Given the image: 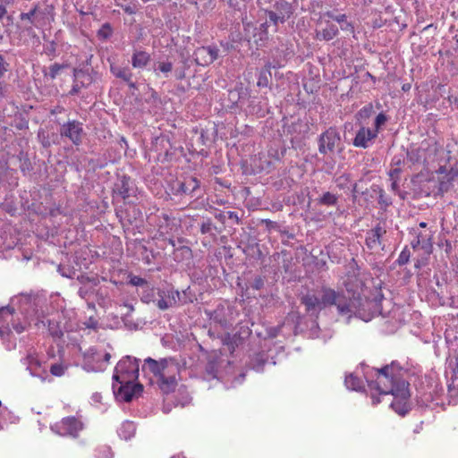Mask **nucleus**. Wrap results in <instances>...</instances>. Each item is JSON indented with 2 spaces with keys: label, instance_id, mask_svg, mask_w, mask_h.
Wrapping results in <instances>:
<instances>
[{
  "label": "nucleus",
  "instance_id": "nucleus-1",
  "mask_svg": "<svg viewBox=\"0 0 458 458\" xmlns=\"http://www.w3.org/2000/svg\"><path fill=\"white\" fill-rule=\"evenodd\" d=\"M50 314L46 298L21 294L10 300L6 306L0 307V337L11 350L16 346L14 334L20 335L29 325L34 323L46 327L45 319Z\"/></svg>",
  "mask_w": 458,
  "mask_h": 458
},
{
  "label": "nucleus",
  "instance_id": "nucleus-2",
  "mask_svg": "<svg viewBox=\"0 0 458 458\" xmlns=\"http://www.w3.org/2000/svg\"><path fill=\"white\" fill-rule=\"evenodd\" d=\"M404 373L396 362H392L380 369H372L364 375L370 390H376L383 396L393 395L390 406L400 415H405L409 411V383L403 377Z\"/></svg>",
  "mask_w": 458,
  "mask_h": 458
},
{
  "label": "nucleus",
  "instance_id": "nucleus-3",
  "mask_svg": "<svg viewBox=\"0 0 458 458\" xmlns=\"http://www.w3.org/2000/svg\"><path fill=\"white\" fill-rule=\"evenodd\" d=\"M301 301L305 306L306 311L312 315L334 305L340 316H344L348 319L355 316L365 322H369L378 312L376 301H365L362 305L369 310L366 313L363 309L357 307L358 301L354 297L347 300L342 293L328 287H322L320 296L315 293H307L301 298Z\"/></svg>",
  "mask_w": 458,
  "mask_h": 458
},
{
  "label": "nucleus",
  "instance_id": "nucleus-4",
  "mask_svg": "<svg viewBox=\"0 0 458 458\" xmlns=\"http://www.w3.org/2000/svg\"><path fill=\"white\" fill-rule=\"evenodd\" d=\"M439 146L434 139H425L420 144H411L406 150L407 166L411 169H427L439 155Z\"/></svg>",
  "mask_w": 458,
  "mask_h": 458
},
{
  "label": "nucleus",
  "instance_id": "nucleus-5",
  "mask_svg": "<svg viewBox=\"0 0 458 458\" xmlns=\"http://www.w3.org/2000/svg\"><path fill=\"white\" fill-rule=\"evenodd\" d=\"M456 390H458V366L453 372L452 382L448 386L447 395L445 394L443 386L436 384L430 386L428 392H425L420 396V403L422 405L431 408L438 406L445 408V405L455 404L456 399L454 397L457 394Z\"/></svg>",
  "mask_w": 458,
  "mask_h": 458
},
{
  "label": "nucleus",
  "instance_id": "nucleus-6",
  "mask_svg": "<svg viewBox=\"0 0 458 458\" xmlns=\"http://www.w3.org/2000/svg\"><path fill=\"white\" fill-rule=\"evenodd\" d=\"M433 230L425 222L411 229V245L413 250L421 249L425 254L429 255L432 251Z\"/></svg>",
  "mask_w": 458,
  "mask_h": 458
},
{
  "label": "nucleus",
  "instance_id": "nucleus-7",
  "mask_svg": "<svg viewBox=\"0 0 458 458\" xmlns=\"http://www.w3.org/2000/svg\"><path fill=\"white\" fill-rule=\"evenodd\" d=\"M140 360L132 356H125L116 364L113 380L135 382L139 377Z\"/></svg>",
  "mask_w": 458,
  "mask_h": 458
},
{
  "label": "nucleus",
  "instance_id": "nucleus-8",
  "mask_svg": "<svg viewBox=\"0 0 458 458\" xmlns=\"http://www.w3.org/2000/svg\"><path fill=\"white\" fill-rule=\"evenodd\" d=\"M84 428L82 420L75 416L63 418L61 421L51 426V430L62 437H77Z\"/></svg>",
  "mask_w": 458,
  "mask_h": 458
},
{
  "label": "nucleus",
  "instance_id": "nucleus-9",
  "mask_svg": "<svg viewBox=\"0 0 458 458\" xmlns=\"http://www.w3.org/2000/svg\"><path fill=\"white\" fill-rule=\"evenodd\" d=\"M179 363L174 358H167L165 367L158 378V385L164 393L171 392L176 386V375L179 373Z\"/></svg>",
  "mask_w": 458,
  "mask_h": 458
},
{
  "label": "nucleus",
  "instance_id": "nucleus-10",
  "mask_svg": "<svg viewBox=\"0 0 458 458\" xmlns=\"http://www.w3.org/2000/svg\"><path fill=\"white\" fill-rule=\"evenodd\" d=\"M113 392L119 401L130 402L136 394L142 391V386L126 380H113Z\"/></svg>",
  "mask_w": 458,
  "mask_h": 458
},
{
  "label": "nucleus",
  "instance_id": "nucleus-11",
  "mask_svg": "<svg viewBox=\"0 0 458 458\" xmlns=\"http://www.w3.org/2000/svg\"><path fill=\"white\" fill-rule=\"evenodd\" d=\"M234 311L229 305L220 304L209 314V319L215 327L229 328L234 322Z\"/></svg>",
  "mask_w": 458,
  "mask_h": 458
},
{
  "label": "nucleus",
  "instance_id": "nucleus-12",
  "mask_svg": "<svg viewBox=\"0 0 458 458\" xmlns=\"http://www.w3.org/2000/svg\"><path fill=\"white\" fill-rule=\"evenodd\" d=\"M341 140L340 134L336 129L330 127L319 137L318 151L321 154L333 152Z\"/></svg>",
  "mask_w": 458,
  "mask_h": 458
},
{
  "label": "nucleus",
  "instance_id": "nucleus-13",
  "mask_svg": "<svg viewBox=\"0 0 458 458\" xmlns=\"http://www.w3.org/2000/svg\"><path fill=\"white\" fill-rule=\"evenodd\" d=\"M377 137V131L372 128L367 127L365 124H360V128L352 140L353 146L361 148H368L373 143V140Z\"/></svg>",
  "mask_w": 458,
  "mask_h": 458
},
{
  "label": "nucleus",
  "instance_id": "nucleus-14",
  "mask_svg": "<svg viewBox=\"0 0 458 458\" xmlns=\"http://www.w3.org/2000/svg\"><path fill=\"white\" fill-rule=\"evenodd\" d=\"M82 132V123L75 120L64 123L60 130L61 135L68 138L75 145L81 142Z\"/></svg>",
  "mask_w": 458,
  "mask_h": 458
},
{
  "label": "nucleus",
  "instance_id": "nucleus-15",
  "mask_svg": "<svg viewBox=\"0 0 458 458\" xmlns=\"http://www.w3.org/2000/svg\"><path fill=\"white\" fill-rule=\"evenodd\" d=\"M180 299V293L174 289L157 291L156 305L158 309L165 310L174 306Z\"/></svg>",
  "mask_w": 458,
  "mask_h": 458
},
{
  "label": "nucleus",
  "instance_id": "nucleus-16",
  "mask_svg": "<svg viewBox=\"0 0 458 458\" xmlns=\"http://www.w3.org/2000/svg\"><path fill=\"white\" fill-rule=\"evenodd\" d=\"M193 55L198 64L205 66L217 59L218 48L212 46L201 47L195 50Z\"/></svg>",
  "mask_w": 458,
  "mask_h": 458
},
{
  "label": "nucleus",
  "instance_id": "nucleus-17",
  "mask_svg": "<svg viewBox=\"0 0 458 458\" xmlns=\"http://www.w3.org/2000/svg\"><path fill=\"white\" fill-rule=\"evenodd\" d=\"M284 65V60L273 56V61H268L259 72L257 85L260 88L267 87L272 77L271 69L280 68Z\"/></svg>",
  "mask_w": 458,
  "mask_h": 458
},
{
  "label": "nucleus",
  "instance_id": "nucleus-18",
  "mask_svg": "<svg viewBox=\"0 0 458 458\" xmlns=\"http://www.w3.org/2000/svg\"><path fill=\"white\" fill-rule=\"evenodd\" d=\"M73 77L74 82L69 92L70 96L77 95L81 88L88 87L93 81L91 75L82 69H74Z\"/></svg>",
  "mask_w": 458,
  "mask_h": 458
},
{
  "label": "nucleus",
  "instance_id": "nucleus-19",
  "mask_svg": "<svg viewBox=\"0 0 458 458\" xmlns=\"http://www.w3.org/2000/svg\"><path fill=\"white\" fill-rule=\"evenodd\" d=\"M54 21L53 8L51 6H46L40 8L37 5L36 17L33 20V26L40 29L44 26L49 25Z\"/></svg>",
  "mask_w": 458,
  "mask_h": 458
},
{
  "label": "nucleus",
  "instance_id": "nucleus-20",
  "mask_svg": "<svg viewBox=\"0 0 458 458\" xmlns=\"http://www.w3.org/2000/svg\"><path fill=\"white\" fill-rule=\"evenodd\" d=\"M166 360L167 358L160 359L159 360H156L152 358H147L144 360V364L142 365V372L152 373L158 381L162 369L165 367V361Z\"/></svg>",
  "mask_w": 458,
  "mask_h": 458
},
{
  "label": "nucleus",
  "instance_id": "nucleus-21",
  "mask_svg": "<svg viewBox=\"0 0 458 458\" xmlns=\"http://www.w3.org/2000/svg\"><path fill=\"white\" fill-rule=\"evenodd\" d=\"M385 233L386 231L379 225L369 231L365 240L367 247L369 250H375L381 245L380 238Z\"/></svg>",
  "mask_w": 458,
  "mask_h": 458
},
{
  "label": "nucleus",
  "instance_id": "nucleus-22",
  "mask_svg": "<svg viewBox=\"0 0 458 458\" xmlns=\"http://www.w3.org/2000/svg\"><path fill=\"white\" fill-rule=\"evenodd\" d=\"M268 354L265 352H259L256 354L254 357L251 358L250 361V367L256 370L257 372H260L263 370V368L267 364H272L275 365L276 361L273 360V357L271 356V360H268Z\"/></svg>",
  "mask_w": 458,
  "mask_h": 458
},
{
  "label": "nucleus",
  "instance_id": "nucleus-23",
  "mask_svg": "<svg viewBox=\"0 0 458 458\" xmlns=\"http://www.w3.org/2000/svg\"><path fill=\"white\" fill-rule=\"evenodd\" d=\"M150 55L144 50H135L131 55V65L135 69H143L150 62Z\"/></svg>",
  "mask_w": 458,
  "mask_h": 458
},
{
  "label": "nucleus",
  "instance_id": "nucleus-24",
  "mask_svg": "<svg viewBox=\"0 0 458 458\" xmlns=\"http://www.w3.org/2000/svg\"><path fill=\"white\" fill-rule=\"evenodd\" d=\"M338 28L335 24L327 23L326 28L316 30V38L329 41L338 35Z\"/></svg>",
  "mask_w": 458,
  "mask_h": 458
},
{
  "label": "nucleus",
  "instance_id": "nucleus-25",
  "mask_svg": "<svg viewBox=\"0 0 458 458\" xmlns=\"http://www.w3.org/2000/svg\"><path fill=\"white\" fill-rule=\"evenodd\" d=\"M136 432V426L132 421L126 420L121 424L117 433L120 438L124 440L131 439Z\"/></svg>",
  "mask_w": 458,
  "mask_h": 458
},
{
  "label": "nucleus",
  "instance_id": "nucleus-26",
  "mask_svg": "<svg viewBox=\"0 0 458 458\" xmlns=\"http://www.w3.org/2000/svg\"><path fill=\"white\" fill-rule=\"evenodd\" d=\"M131 179L129 177L123 176L120 182L115 185L114 192L125 199L131 195Z\"/></svg>",
  "mask_w": 458,
  "mask_h": 458
},
{
  "label": "nucleus",
  "instance_id": "nucleus-27",
  "mask_svg": "<svg viewBox=\"0 0 458 458\" xmlns=\"http://www.w3.org/2000/svg\"><path fill=\"white\" fill-rule=\"evenodd\" d=\"M157 226L160 235L164 236L169 234L173 231L174 223L167 215L162 214V216H158Z\"/></svg>",
  "mask_w": 458,
  "mask_h": 458
},
{
  "label": "nucleus",
  "instance_id": "nucleus-28",
  "mask_svg": "<svg viewBox=\"0 0 458 458\" xmlns=\"http://www.w3.org/2000/svg\"><path fill=\"white\" fill-rule=\"evenodd\" d=\"M159 289L155 288L150 284H148L140 292V299L145 303L154 302L156 303L157 299V291Z\"/></svg>",
  "mask_w": 458,
  "mask_h": 458
},
{
  "label": "nucleus",
  "instance_id": "nucleus-29",
  "mask_svg": "<svg viewBox=\"0 0 458 458\" xmlns=\"http://www.w3.org/2000/svg\"><path fill=\"white\" fill-rule=\"evenodd\" d=\"M374 114L372 103H369L361 107L356 114L355 117L359 124L368 125V120Z\"/></svg>",
  "mask_w": 458,
  "mask_h": 458
},
{
  "label": "nucleus",
  "instance_id": "nucleus-30",
  "mask_svg": "<svg viewBox=\"0 0 458 458\" xmlns=\"http://www.w3.org/2000/svg\"><path fill=\"white\" fill-rule=\"evenodd\" d=\"M344 385L349 390L360 391L363 388V382L353 373L345 376Z\"/></svg>",
  "mask_w": 458,
  "mask_h": 458
},
{
  "label": "nucleus",
  "instance_id": "nucleus-31",
  "mask_svg": "<svg viewBox=\"0 0 458 458\" xmlns=\"http://www.w3.org/2000/svg\"><path fill=\"white\" fill-rule=\"evenodd\" d=\"M391 165L393 168L389 172L390 177H397L398 174L401 173V165H407V159H404L403 154L401 155H395L392 158Z\"/></svg>",
  "mask_w": 458,
  "mask_h": 458
},
{
  "label": "nucleus",
  "instance_id": "nucleus-32",
  "mask_svg": "<svg viewBox=\"0 0 458 458\" xmlns=\"http://www.w3.org/2000/svg\"><path fill=\"white\" fill-rule=\"evenodd\" d=\"M173 70V63L166 61H158L155 63L153 66V72L156 75H159V72L164 74L165 78H168L169 73Z\"/></svg>",
  "mask_w": 458,
  "mask_h": 458
},
{
  "label": "nucleus",
  "instance_id": "nucleus-33",
  "mask_svg": "<svg viewBox=\"0 0 458 458\" xmlns=\"http://www.w3.org/2000/svg\"><path fill=\"white\" fill-rule=\"evenodd\" d=\"M47 330L55 338H60L63 335V328L58 321L55 318L47 319Z\"/></svg>",
  "mask_w": 458,
  "mask_h": 458
},
{
  "label": "nucleus",
  "instance_id": "nucleus-34",
  "mask_svg": "<svg viewBox=\"0 0 458 458\" xmlns=\"http://www.w3.org/2000/svg\"><path fill=\"white\" fill-rule=\"evenodd\" d=\"M111 72L116 77L119 78L125 82H129L132 78V73L130 72L128 68H121L118 66L111 65Z\"/></svg>",
  "mask_w": 458,
  "mask_h": 458
},
{
  "label": "nucleus",
  "instance_id": "nucleus-35",
  "mask_svg": "<svg viewBox=\"0 0 458 458\" xmlns=\"http://www.w3.org/2000/svg\"><path fill=\"white\" fill-rule=\"evenodd\" d=\"M26 360H28L27 369L29 370L30 374L32 377H39L43 381L45 377L40 374V365L35 360L34 358L30 356L27 357Z\"/></svg>",
  "mask_w": 458,
  "mask_h": 458
},
{
  "label": "nucleus",
  "instance_id": "nucleus-36",
  "mask_svg": "<svg viewBox=\"0 0 458 458\" xmlns=\"http://www.w3.org/2000/svg\"><path fill=\"white\" fill-rule=\"evenodd\" d=\"M267 16H268L269 21L272 22L276 26L278 23H284L289 18V14H284L282 12H280V13H277L274 11H268Z\"/></svg>",
  "mask_w": 458,
  "mask_h": 458
},
{
  "label": "nucleus",
  "instance_id": "nucleus-37",
  "mask_svg": "<svg viewBox=\"0 0 458 458\" xmlns=\"http://www.w3.org/2000/svg\"><path fill=\"white\" fill-rule=\"evenodd\" d=\"M318 203L325 206H335L337 203V197L327 191L318 199Z\"/></svg>",
  "mask_w": 458,
  "mask_h": 458
},
{
  "label": "nucleus",
  "instance_id": "nucleus-38",
  "mask_svg": "<svg viewBox=\"0 0 458 458\" xmlns=\"http://www.w3.org/2000/svg\"><path fill=\"white\" fill-rule=\"evenodd\" d=\"M387 120L388 117L384 112L379 113L374 120L372 130L377 131V134L378 135L379 131L381 130L382 126L386 124Z\"/></svg>",
  "mask_w": 458,
  "mask_h": 458
},
{
  "label": "nucleus",
  "instance_id": "nucleus-39",
  "mask_svg": "<svg viewBox=\"0 0 458 458\" xmlns=\"http://www.w3.org/2000/svg\"><path fill=\"white\" fill-rule=\"evenodd\" d=\"M67 369L68 366L64 364L63 362L54 363L50 366V372L53 376L62 377L64 375Z\"/></svg>",
  "mask_w": 458,
  "mask_h": 458
},
{
  "label": "nucleus",
  "instance_id": "nucleus-40",
  "mask_svg": "<svg viewBox=\"0 0 458 458\" xmlns=\"http://www.w3.org/2000/svg\"><path fill=\"white\" fill-rule=\"evenodd\" d=\"M111 448L107 445H102L96 449L94 458H113Z\"/></svg>",
  "mask_w": 458,
  "mask_h": 458
},
{
  "label": "nucleus",
  "instance_id": "nucleus-41",
  "mask_svg": "<svg viewBox=\"0 0 458 458\" xmlns=\"http://www.w3.org/2000/svg\"><path fill=\"white\" fill-rule=\"evenodd\" d=\"M340 17H343V21H336L340 24V28L343 31H348L350 33L354 32V26L352 22L347 21V16L344 13L339 14Z\"/></svg>",
  "mask_w": 458,
  "mask_h": 458
},
{
  "label": "nucleus",
  "instance_id": "nucleus-42",
  "mask_svg": "<svg viewBox=\"0 0 458 458\" xmlns=\"http://www.w3.org/2000/svg\"><path fill=\"white\" fill-rule=\"evenodd\" d=\"M112 35V28L109 23H105L98 31V37L101 39H107Z\"/></svg>",
  "mask_w": 458,
  "mask_h": 458
},
{
  "label": "nucleus",
  "instance_id": "nucleus-43",
  "mask_svg": "<svg viewBox=\"0 0 458 458\" xmlns=\"http://www.w3.org/2000/svg\"><path fill=\"white\" fill-rule=\"evenodd\" d=\"M410 257H411L410 250L407 248H404L399 254V257H398L396 262L399 266H403L409 262Z\"/></svg>",
  "mask_w": 458,
  "mask_h": 458
},
{
  "label": "nucleus",
  "instance_id": "nucleus-44",
  "mask_svg": "<svg viewBox=\"0 0 458 458\" xmlns=\"http://www.w3.org/2000/svg\"><path fill=\"white\" fill-rule=\"evenodd\" d=\"M37 13V5L34 6L30 12L28 13H21L20 14V19L21 21H29L33 25V20L34 17H36Z\"/></svg>",
  "mask_w": 458,
  "mask_h": 458
},
{
  "label": "nucleus",
  "instance_id": "nucleus-45",
  "mask_svg": "<svg viewBox=\"0 0 458 458\" xmlns=\"http://www.w3.org/2000/svg\"><path fill=\"white\" fill-rule=\"evenodd\" d=\"M180 394L182 395V397L176 399V406L184 407L191 403V398L186 391L180 393Z\"/></svg>",
  "mask_w": 458,
  "mask_h": 458
},
{
  "label": "nucleus",
  "instance_id": "nucleus-46",
  "mask_svg": "<svg viewBox=\"0 0 458 458\" xmlns=\"http://www.w3.org/2000/svg\"><path fill=\"white\" fill-rule=\"evenodd\" d=\"M57 271L61 274L62 276L67 278H72L75 274V271L72 268L62 265L58 266Z\"/></svg>",
  "mask_w": 458,
  "mask_h": 458
},
{
  "label": "nucleus",
  "instance_id": "nucleus-47",
  "mask_svg": "<svg viewBox=\"0 0 458 458\" xmlns=\"http://www.w3.org/2000/svg\"><path fill=\"white\" fill-rule=\"evenodd\" d=\"M64 68V65L59 64H54L49 67L48 76L54 80L58 75L59 72Z\"/></svg>",
  "mask_w": 458,
  "mask_h": 458
},
{
  "label": "nucleus",
  "instance_id": "nucleus-48",
  "mask_svg": "<svg viewBox=\"0 0 458 458\" xmlns=\"http://www.w3.org/2000/svg\"><path fill=\"white\" fill-rule=\"evenodd\" d=\"M10 69L9 63L5 60V58L0 54V79H3L5 72H7Z\"/></svg>",
  "mask_w": 458,
  "mask_h": 458
},
{
  "label": "nucleus",
  "instance_id": "nucleus-49",
  "mask_svg": "<svg viewBox=\"0 0 458 458\" xmlns=\"http://www.w3.org/2000/svg\"><path fill=\"white\" fill-rule=\"evenodd\" d=\"M130 284L134 285V286H140L142 288H144L148 283L143 279L142 277H140V276H134L132 277H131L130 279Z\"/></svg>",
  "mask_w": 458,
  "mask_h": 458
},
{
  "label": "nucleus",
  "instance_id": "nucleus-50",
  "mask_svg": "<svg viewBox=\"0 0 458 458\" xmlns=\"http://www.w3.org/2000/svg\"><path fill=\"white\" fill-rule=\"evenodd\" d=\"M116 4L120 6L128 14H134L137 12V6L135 4H123L119 3H117Z\"/></svg>",
  "mask_w": 458,
  "mask_h": 458
},
{
  "label": "nucleus",
  "instance_id": "nucleus-51",
  "mask_svg": "<svg viewBox=\"0 0 458 458\" xmlns=\"http://www.w3.org/2000/svg\"><path fill=\"white\" fill-rule=\"evenodd\" d=\"M378 203L387 207V206L391 205L392 200L390 198H388L386 195V193L383 191H380L379 196H378Z\"/></svg>",
  "mask_w": 458,
  "mask_h": 458
},
{
  "label": "nucleus",
  "instance_id": "nucleus-52",
  "mask_svg": "<svg viewBox=\"0 0 458 458\" xmlns=\"http://www.w3.org/2000/svg\"><path fill=\"white\" fill-rule=\"evenodd\" d=\"M264 285V280L261 276H257L251 283V287L255 290H259Z\"/></svg>",
  "mask_w": 458,
  "mask_h": 458
},
{
  "label": "nucleus",
  "instance_id": "nucleus-53",
  "mask_svg": "<svg viewBox=\"0 0 458 458\" xmlns=\"http://www.w3.org/2000/svg\"><path fill=\"white\" fill-rule=\"evenodd\" d=\"M212 229V223L210 220L205 221L200 225V232L205 234L210 233Z\"/></svg>",
  "mask_w": 458,
  "mask_h": 458
},
{
  "label": "nucleus",
  "instance_id": "nucleus-54",
  "mask_svg": "<svg viewBox=\"0 0 458 458\" xmlns=\"http://www.w3.org/2000/svg\"><path fill=\"white\" fill-rule=\"evenodd\" d=\"M10 412L9 411L4 408V410H2L0 411V430L4 429V426L6 424V421H5V419H4V417H5L6 415H8Z\"/></svg>",
  "mask_w": 458,
  "mask_h": 458
},
{
  "label": "nucleus",
  "instance_id": "nucleus-55",
  "mask_svg": "<svg viewBox=\"0 0 458 458\" xmlns=\"http://www.w3.org/2000/svg\"><path fill=\"white\" fill-rule=\"evenodd\" d=\"M84 325L86 326V327L88 328H91V329H96L98 327V320L96 318H94L93 317H90L85 323Z\"/></svg>",
  "mask_w": 458,
  "mask_h": 458
},
{
  "label": "nucleus",
  "instance_id": "nucleus-56",
  "mask_svg": "<svg viewBox=\"0 0 458 458\" xmlns=\"http://www.w3.org/2000/svg\"><path fill=\"white\" fill-rule=\"evenodd\" d=\"M7 85L6 83L0 79V98H4L6 95Z\"/></svg>",
  "mask_w": 458,
  "mask_h": 458
},
{
  "label": "nucleus",
  "instance_id": "nucleus-57",
  "mask_svg": "<svg viewBox=\"0 0 458 458\" xmlns=\"http://www.w3.org/2000/svg\"><path fill=\"white\" fill-rule=\"evenodd\" d=\"M326 16L332 19L335 21H343V17H340L339 14H335L333 12L328 11L325 13Z\"/></svg>",
  "mask_w": 458,
  "mask_h": 458
},
{
  "label": "nucleus",
  "instance_id": "nucleus-58",
  "mask_svg": "<svg viewBox=\"0 0 458 458\" xmlns=\"http://www.w3.org/2000/svg\"><path fill=\"white\" fill-rule=\"evenodd\" d=\"M89 289L86 287H81L78 291V294L81 298L86 299L89 295Z\"/></svg>",
  "mask_w": 458,
  "mask_h": 458
},
{
  "label": "nucleus",
  "instance_id": "nucleus-59",
  "mask_svg": "<svg viewBox=\"0 0 458 458\" xmlns=\"http://www.w3.org/2000/svg\"><path fill=\"white\" fill-rule=\"evenodd\" d=\"M55 51V43L51 42L50 46L46 48V53L51 55Z\"/></svg>",
  "mask_w": 458,
  "mask_h": 458
},
{
  "label": "nucleus",
  "instance_id": "nucleus-60",
  "mask_svg": "<svg viewBox=\"0 0 458 458\" xmlns=\"http://www.w3.org/2000/svg\"><path fill=\"white\" fill-rule=\"evenodd\" d=\"M7 9L4 5L0 4V21L6 15Z\"/></svg>",
  "mask_w": 458,
  "mask_h": 458
},
{
  "label": "nucleus",
  "instance_id": "nucleus-61",
  "mask_svg": "<svg viewBox=\"0 0 458 458\" xmlns=\"http://www.w3.org/2000/svg\"><path fill=\"white\" fill-rule=\"evenodd\" d=\"M101 398H102V396H101V394H98V393H95V394H92V396H91V400H92L93 402H95V403L100 402Z\"/></svg>",
  "mask_w": 458,
  "mask_h": 458
},
{
  "label": "nucleus",
  "instance_id": "nucleus-62",
  "mask_svg": "<svg viewBox=\"0 0 458 458\" xmlns=\"http://www.w3.org/2000/svg\"><path fill=\"white\" fill-rule=\"evenodd\" d=\"M426 263H427V259L423 258L420 260H417V262L415 263V267L417 268H420V267L424 266Z\"/></svg>",
  "mask_w": 458,
  "mask_h": 458
},
{
  "label": "nucleus",
  "instance_id": "nucleus-63",
  "mask_svg": "<svg viewBox=\"0 0 458 458\" xmlns=\"http://www.w3.org/2000/svg\"><path fill=\"white\" fill-rule=\"evenodd\" d=\"M391 179L393 180L392 183H391V190L393 191H396L397 189H398V182L397 181L394 179V177H391Z\"/></svg>",
  "mask_w": 458,
  "mask_h": 458
},
{
  "label": "nucleus",
  "instance_id": "nucleus-64",
  "mask_svg": "<svg viewBox=\"0 0 458 458\" xmlns=\"http://www.w3.org/2000/svg\"><path fill=\"white\" fill-rule=\"evenodd\" d=\"M371 400H372L373 405H377V403H379L381 402L379 396H376L373 394H371Z\"/></svg>",
  "mask_w": 458,
  "mask_h": 458
}]
</instances>
